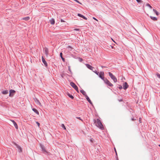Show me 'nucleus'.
Masks as SVG:
<instances>
[{
	"label": "nucleus",
	"instance_id": "31",
	"mask_svg": "<svg viewBox=\"0 0 160 160\" xmlns=\"http://www.w3.org/2000/svg\"><path fill=\"white\" fill-rule=\"evenodd\" d=\"M119 89H122V86H120L119 87Z\"/></svg>",
	"mask_w": 160,
	"mask_h": 160
},
{
	"label": "nucleus",
	"instance_id": "17",
	"mask_svg": "<svg viewBox=\"0 0 160 160\" xmlns=\"http://www.w3.org/2000/svg\"><path fill=\"white\" fill-rule=\"evenodd\" d=\"M151 18L153 20L155 21L157 20V18L155 17H153L151 16H150Z\"/></svg>",
	"mask_w": 160,
	"mask_h": 160
},
{
	"label": "nucleus",
	"instance_id": "5",
	"mask_svg": "<svg viewBox=\"0 0 160 160\" xmlns=\"http://www.w3.org/2000/svg\"><path fill=\"white\" fill-rule=\"evenodd\" d=\"M71 86L75 90H78V88L77 86L73 82H71L70 83Z\"/></svg>",
	"mask_w": 160,
	"mask_h": 160
},
{
	"label": "nucleus",
	"instance_id": "22",
	"mask_svg": "<svg viewBox=\"0 0 160 160\" xmlns=\"http://www.w3.org/2000/svg\"><path fill=\"white\" fill-rule=\"evenodd\" d=\"M84 95H85L86 97L87 96L86 94V92L84 91H80Z\"/></svg>",
	"mask_w": 160,
	"mask_h": 160
},
{
	"label": "nucleus",
	"instance_id": "30",
	"mask_svg": "<svg viewBox=\"0 0 160 160\" xmlns=\"http://www.w3.org/2000/svg\"><path fill=\"white\" fill-rule=\"evenodd\" d=\"M62 52H61L60 53V56L62 58Z\"/></svg>",
	"mask_w": 160,
	"mask_h": 160
},
{
	"label": "nucleus",
	"instance_id": "12",
	"mask_svg": "<svg viewBox=\"0 0 160 160\" xmlns=\"http://www.w3.org/2000/svg\"><path fill=\"white\" fill-rule=\"evenodd\" d=\"M78 15L80 17H81L82 18H83L84 19H85V20H87V18H86L85 17H84V16H83V15L80 14H79V13H78Z\"/></svg>",
	"mask_w": 160,
	"mask_h": 160
},
{
	"label": "nucleus",
	"instance_id": "41",
	"mask_svg": "<svg viewBox=\"0 0 160 160\" xmlns=\"http://www.w3.org/2000/svg\"><path fill=\"white\" fill-rule=\"evenodd\" d=\"M112 40L113 41V42H114L116 43V42H115L114 41L112 38H111Z\"/></svg>",
	"mask_w": 160,
	"mask_h": 160
},
{
	"label": "nucleus",
	"instance_id": "1",
	"mask_svg": "<svg viewBox=\"0 0 160 160\" xmlns=\"http://www.w3.org/2000/svg\"><path fill=\"white\" fill-rule=\"evenodd\" d=\"M94 122L95 123L97 127L101 129H104L103 126L100 120L99 119H97L96 120H95Z\"/></svg>",
	"mask_w": 160,
	"mask_h": 160
},
{
	"label": "nucleus",
	"instance_id": "13",
	"mask_svg": "<svg viewBox=\"0 0 160 160\" xmlns=\"http://www.w3.org/2000/svg\"><path fill=\"white\" fill-rule=\"evenodd\" d=\"M50 23L52 25H53L55 23V20L54 19L52 18L50 20Z\"/></svg>",
	"mask_w": 160,
	"mask_h": 160
},
{
	"label": "nucleus",
	"instance_id": "42",
	"mask_svg": "<svg viewBox=\"0 0 160 160\" xmlns=\"http://www.w3.org/2000/svg\"><path fill=\"white\" fill-rule=\"evenodd\" d=\"M62 60H63V61H64V59L62 58Z\"/></svg>",
	"mask_w": 160,
	"mask_h": 160
},
{
	"label": "nucleus",
	"instance_id": "29",
	"mask_svg": "<svg viewBox=\"0 0 160 160\" xmlns=\"http://www.w3.org/2000/svg\"><path fill=\"white\" fill-rule=\"evenodd\" d=\"M157 76L158 78H160V74L158 73L157 74Z\"/></svg>",
	"mask_w": 160,
	"mask_h": 160
},
{
	"label": "nucleus",
	"instance_id": "34",
	"mask_svg": "<svg viewBox=\"0 0 160 160\" xmlns=\"http://www.w3.org/2000/svg\"><path fill=\"white\" fill-rule=\"evenodd\" d=\"M76 2H77L78 3L81 4H82V3H81V2H80L79 1H78V0H77V1H76Z\"/></svg>",
	"mask_w": 160,
	"mask_h": 160
},
{
	"label": "nucleus",
	"instance_id": "40",
	"mask_svg": "<svg viewBox=\"0 0 160 160\" xmlns=\"http://www.w3.org/2000/svg\"><path fill=\"white\" fill-rule=\"evenodd\" d=\"M114 150H115V152H116V154H117V152H116V149L115 148H114Z\"/></svg>",
	"mask_w": 160,
	"mask_h": 160
},
{
	"label": "nucleus",
	"instance_id": "28",
	"mask_svg": "<svg viewBox=\"0 0 160 160\" xmlns=\"http://www.w3.org/2000/svg\"><path fill=\"white\" fill-rule=\"evenodd\" d=\"M36 123L38 125V127H39L40 123H39L38 122H36Z\"/></svg>",
	"mask_w": 160,
	"mask_h": 160
},
{
	"label": "nucleus",
	"instance_id": "45",
	"mask_svg": "<svg viewBox=\"0 0 160 160\" xmlns=\"http://www.w3.org/2000/svg\"><path fill=\"white\" fill-rule=\"evenodd\" d=\"M132 120L133 121V120H134V119L133 118H132Z\"/></svg>",
	"mask_w": 160,
	"mask_h": 160
},
{
	"label": "nucleus",
	"instance_id": "35",
	"mask_svg": "<svg viewBox=\"0 0 160 160\" xmlns=\"http://www.w3.org/2000/svg\"><path fill=\"white\" fill-rule=\"evenodd\" d=\"M79 59L80 61L81 62L82 61V58H80Z\"/></svg>",
	"mask_w": 160,
	"mask_h": 160
},
{
	"label": "nucleus",
	"instance_id": "14",
	"mask_svg": "<svg viewBox=\"0 0 160 160\" xmlns=\"http://www.w3.org/2000/svg\"><path fill=\"white\" fill-rule=\"evenodd\" d=\"M87 100L88 101V102L92 105V102H91V101L90 100V99L89 98V97L87 96H86V97Z\"/></svg>",
	"mask_w": 160,
	"mask_h": 160
},
{
	"label": "nucleus",
	"instance_id": "48",
	"mask_svg": "<svg viewBox=\"0 0 160 160\" xmlns=\"http://www.w3.org/2000/svg\"><path fill=\"white\" fill-rule=\"evenodd\" d=\"M112 48H113V46L112 47Z\"/></svg>",
	"mask_w": 160,
	"mask_h": 160
},
{
	"label": "nucleus",
	"instance_id": "37",
	"mask_svg": "<svg viewBox=\"0 0 160 160\" xmlns=\"http://www.w3.org/2000/svg\"><path fill=\"white\" fill-rule=\"evenodd\" d=\"M74 30L75 31H78V30H79V29L76 28V29H74Z\"/></svg>",
	"mask_w": 160,
	"mask_h": 160
},
{
	"label": "nucleus",
	"instance_id": "6",
	"mask_svg": "<svg viewBox=\"0 0 160 160\" xmlns=\"http://www.w3.org/2000/svg\"><path fill=\"white\" fill-rule=\"evenodd\" d=\"M123 88L124 89H127L128 87V83L126 82H124L123 84Z\"/></svg>",
	"mask_w": 160,
	"mask_h": 160
},
{
	"label": "nucleus",
	"instance_id": "43",
	"mask_svg": "<svg viewBox=\"0 0 160 160\" xmlns=\"http://www.w3.org/2000/svg\"><path fill=\"white\" fill-rule=\"evenodd\" d=\"M68 69H69V70H70V67H69Z\"/></svg>",
	"mask_w": 160,
	"mask_h": 160
},
{
	"label": "nucleus",
	"instance_id": "38",
	"mask_svg": "<svg viewBox=\"0 0 160 160\" xmlns=\"http://www.w3.org/2000/svg\"><path fill=\"white\" fill-rule=\"evenodd\" d=\"M93 19H94L96 21H98V20L96 18H95L94 17H93Z\"/></svg>",
	"mask_w": 160,
	"mask_h": 160
},
{
	"label": "nucleus",
	"instance_id": "46",
	"mask_svg": "<svg viewBox=\"0 0 160 160\" xmlns=\"http://www.w3.org/2000/svg\"><path fill=\"white\" fill-rule=\"evenodd\" d=\"M74 0L76 2V1H77V0Z\"/></svg>",
	"mask_w": 160,
	"mask_h": 160
},
{
	"label": "nucleus",
	"instance_id": "9",
	"mask_svg": "<svg viewBox=\"0 0 160 160\" xmlns=\"http://www.w3.org/2000/svg\"><path fill=\"white\" fill-rule=\"evenodd\" d=\"M86 66L88 69L92 71L93 70V69L94 68L93 67H92L88 64H86Z\"/></svg>",
	"mask_w": 160,
	"mask_h": 160
},
{
	"label": "nucleus",
	"instance_id": "3",
	"mask_svg": "<svg viewBox=\"0 0 160 160\" xmlns=\"http://www.w3.org/2000/svg\"><path fill=\"white\" fill-rule=\"evenodd\" d=\"M103 80L105 83L108 85L110 87L113 86V84H112L107 79H104Z\"/></svg>",
	"mask_w": 160,
	"mask_h": 160
},
{
	"label": "nucleus",
	"instance_id": "50",
	"mask_svg": "<svg viewBox=\"0 0 160 160\" xmlns=\"http://www.w3.org/2000/svg\"><path fill=\"white\" fill-rule=\"evenodd\" d=\"M77 91H78V90H77Z\"/></svg>",
	"mask_w": 160,
	"mask_h": 160
},
{
	"label": "nucleus",
	"instance_id": "26",
	"mask_svg": "<svg viewBox=\"0 0 160 160\" xmlns=\"http://www.w3.org/2000/svg\"><path fill=\"white\" fill-rule=\"evenodd\" d=\"M93 72H95L97 75H98L99 72H97L96 70H95V71H93Z\"/></svg>",
	"mask_w": 160,
	"mask_h": 160
},
{
	"label": "nucleus",
	"instance_id": "25",
	"mask_svg": "<svg viewBox=\"0 0 160 160\" xmlns=\"http://www.w3.org/2000/svg\"><path fill=\"white\" fill-rule=\"evenodd\" d=\"M146 6L149 7L150 8H152V7L148 3H147Z\"/></svg>",
	"mask_w": 160,
	"mask_h": 160
},
{
	"label": "nucleus",
	"instance_id": "20",
	"mask_svg": "<svg viewBox=\"0 0 160 160\" xmlns=\"http://www.w3.org/2000/svg\"><path fill=\"white\" fill-rule=\"evenodd\" d=\"M17 148H18V149L19 152H21L22 151V149L21 147L17 145Z\"/></svg>",
	"mask_w": 160,
	"mask_h": 160
},
{
	"label": "nucleus",
	"instance_id": "15",
	"mask_svg": "<svg viewBox=\"0 0 160 160\" xmlns=\"http://www.w3.org/2000/svg\"><path fill=\"white\" fill-rule=\"evenodd\" d=\"M67 95L72 99H73L74 98L72 96V95H71L70 93H69L68 92H67Z\"/></svg>",
	"mask_w": 160,
	"mask_h": 160
},
{
	"label": "nucleus",
	"instance_id": "11",
	"mask_svg": "<svg viewBox=\"0 0 160 160\" xmlns=\"http://www.w3.org/2000/svg\"><path fill=\"white\" fill-rule=\"evenodd\" d=\"M42 62H43V63H44V65L46 66H47V64L46 62V61L45 59H44L43 57V56H42Z\"/></svg>",
	"mask_w": 160,
	"mask_h": 160
},
{
	"label": "nucleus",
	"instance_id": "23",
	"mask_svg": "<svg viewBox=\"0 0 160 160\" xmlns=\"http://www.w3.org/2000/svg\"><path fill=\"white\" fill-rule=\"evenodd\" d=\"M153 10L157 15H159V13L156 10H155V9H153Z\"/></svg>",
	"mask_w": 160,
	"mask_h": 160
},
{
	"label": "nucleus",
	"instance_id": "27",
	"mask_svg": "<svg viewBox=\"0 0 160 160\" xmlns=\"http://www.w3.org/2000/svg\"><path fill=\"white\" fill-rule=\"evenodd\" d=\"M68 48H69V49H70V50H71L72 49V47H71L70 46H69L68 47Z\"/></svg>",
	"mask_w": 160,
	"mask_h": 160
},
{
	"label": "nucleus",
	"instance_id": "44",
	"mask_svg": "<svg viewBox=\"0 0 160 160\" xmlns=\"http://www.w3.org/2000/svg\"><path fill=\"white\" fill-rule=\"evenodd\" d=\"M139 122H140V123H141V120H140V118Z\"/></svg>",
	"mask_w": 160,
	"mask_h": 160
},
{
	"label": "nucleus",
	"instance_id": "18",
	"mask_svg": "<svg viewBox=\"0 0 160 160\" xmlns=\"http://www.w3.org/2000/svg\"><path fill=\"white\" fill-rule=\"evenodd\" d=\"M46 55L48 56V50L47 48H45L44 49Z\"/></svg>",
	"mask_w": 160,
	"mask_h": 160
},
{
	"label": "nucleus",
	"instance_id": "39",
	"mask_svg": "<svg viewBox=\"0 0 160 160\" xmlns=\"http://www.w3.org/2000/svg\"><path fill=\"white\" fill-rule=\"evenodd\" d=\"M78 118V119H80V120H82V119H81L80 118V117H78V118Z\"/></svg>",
	"mask_w": 160,
	"mask_h": 160
},
{
	"label": "nucleus",
	"instance_id": "32",
	"mask_svg": "<svg viewBox=\"0 0 160 160\" xmlns=\"http://www.w3.org/2000/svg\"><path fill=\"white\" fill-rule=\"evenodd\" d=\"M42 151H44V152H45V148H44L42 147Z\"/></svg>",
	"mask_w": 160,
	"mask_h": 160
},
{
	"label": "nucleus",
	"instance_id": "36",
	"mask_svg": "<svg viewBox=\"0 0 160 160\" xmlns=\"http://www.w3.org/2000/svg\"><path fill=\"white\" fill-rule=\"evenodd\" d=\"M61 21L62 22H64L65 21L62 19L61 20Z\"/></svg>",
	"mask_w": 160,
	"mask_h": 160
},
{
	"label": "nucleus",
	"instance_id": "33",
	"mask_svg": "<svg viewBox=\"0 0 160 160\" xmlns=\"http://www.w3.org/2000/svg\"><path fill=\"white\" fill-rule=\"evenodd\" d=\"M138 2H142L141 0H136Z\"/></svg>",
	"mask_w": 160,
	"mask_h": 160
},
{
	"label": "nucleus",
	"instance_id": "7",
	"mask_svg": "<svg viewBox=\"0 0 160 160\" xmlns=\"http://www.w3.org/2000/svg\"><path fill=\"white\" fill-rule=\"evenodd\" d=\"M15 92V91H9V96L12 97Z\"/></svg>",
	"mask_w": 160,
	"mask_h": 160
},
{
	"label": "nucleus",
	"instance_id": "16",
	"mask_svg": "<svg viewBox=\"0 0 160 160\" xmlns=\"http://www.w3.org/2000/svg\"><path fill=\"white\" fill-rule=\"evenodd\" d=\"M32 110L35 113H36V114H37L38 115L39 114V112L37 109H36L35 108H33L32 109Z\"/></svg>",
	"mask_w": 160,
	"mask_h": 160
},
{
	"label": "nucleus",
	"instance_id": "19",
	"mask_svg": "<svg viewBox=\"0 0 160 160\" xmlns=\"http://www.w3.org/2000/svg\"><path fill=\"white\" fill-rule=\"evenodd\" d=\"M29 19H30V17H25V18H24L22 19V20H24L25 21H28V20H29Z\"/></svg>",
	"mask_w": 160,
	"mask_h": 160
},
{
	"label": "nucleus",
	"instance_id": "4",
	"mask_svg": "<svg viewBox=\"0 0 160 160\" xmlns=\"http://www.w3.org/2000/svg\"><path fill=\"white\" fill-rule=\"evenodd\" d=\"M98 75L100 78L103 80H104V72H100Z\"/></svg>",
	"mask_w": 160,
	"mask_h": 160
},
{
	"label": "nucleus",
	"instance_id": "10",
	"mask_svg": "<svg viewBox=\"0 0 160 160\" xmlns=\"http://www.w3.org/2000/svg\"><path fill=\"white\" fill-rule=\"evenodd\" d=\"M11 121L13 123L14 125V126L16 129H18V126L16 122L14 120H11Z\"/></svg>",
	"mask_w": 160,
	"mask_h": 160
},
{
	"label": "nucleus",
	"instance_id": "24",
	"mask_svg": "<svg viewBox=\"0 0 160 160\" xmlns=\"http://www.w3.org/2000/svg\"><path fill=\"white\" fill-rule=\"evenodd\" d=\"M62 127L65 130L66 129V128L64 124H62L61 125Z\"/></svg>",
	"mask_w": 160,
	"mask_h": 160
},
{
	"label": "nucleus",
	"instance_id": "21",
	"mask_svg": "<svg viewBox=\"0 0 160 160\" xmlns=\"http://www.w3.org/2000/svg\"><path fill=\"white\" fill-rule=\"evenodd\" d=\"M2 93L3 94H6L8 93V91H3L2 92Z\"/></svg>",
	"mask_w": 160,
	"mask_h": 160
},
{
	"label": "nucleus",
	"instance_id": "2",
	"mask_svg": "<svg viewBox=\"0 0 160 160\" xmlns=\"http://www.w3.org/2000/svg\"><path fill=\"white\" fill-rule=\"evenodd\" d=\"M108 74L111 78L113 80L114 82H116L117 81V79L116 77L113 75L111 72H109Z\"/></svg>",
	"mask_w": 160,
	"mask_h": 160
},
{
	"label": "nucleus",
	"instance_id": "8",
	"mask_svg": "<svg viewBox=\"0 0 160 160\" xmlns=\"http://www.w3.org/2000/svg\"><path fill=\"white\" fill-rule=\"evenodd\" d=\"M34 101L37 104H38L40 106H42L41 103L37 98H34Z\"/></svg>",
	"mask_w": 160,
	"mask_h": 160
},
{
	"label": "nucleus",
	"instance_id": "47",
	"mask_svg": "<svg viewBox=\"0 0 160 160\" xmlns=\"http://www.w3.org/2000/svg\"><path fill=\"white\" fill-rule=\"evenodd\" d=\"M90 141H91V142H92V140H91Z\"/></svg>",
	"mask_w": 160,
	"mask_h": 160
},
{
	"label": "nucleus",
	"instance_id": "49",
	"mask_svg": "<svg viewBox=\"0 0 160 160\" xmlns=\"http://www.w3.org/2000/svg\"><path fill=\"white\" fill-rule=\"evenodd\" d=\"M159 147H160V144H159Z\"/></svg>",
	"mask_w": 160,
	"mask_h": 160
}]
</instances>
